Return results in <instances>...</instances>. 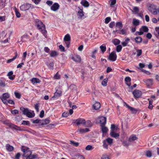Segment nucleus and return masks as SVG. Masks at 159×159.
<instances>
[{
  "label": "nucleus",
  "mask_w": 159,
  "mask_h": 159,
  "mask_svg": "<svg viewBox=\"0 0 159 159\" xmlns=\"http://www.w3.org/2000/svg\"><path fill=\"white\" fill-rule=\"evenodd\" d=\"M35 26L37 28L40 32L46 38L47 36V32L46 29L45 25L43 23L38 19L35 20Z\"/></svg>",
  "instance_id": "f257e3e1"
},
{
  "label": "nucleus",
  "mask_w": 159,
  "mask_h": 159,
  "mask_svg": "<svg viewBox=\"0 0 159 159\" xmlns=\"http://www.w3.org/2000/svg\"><path fill=\"white\" fill-rule=\"evenodd\" d=\"M147 9L149 11L154 15L157 14V9L156 5L150 2L147 3L146 4Z\"/></svg>",
  "instance_id": "f03ea898"
},
{
  "label": "nucleus",
  "mask_w": 159,
  "mask_h": 159,
  "mask_svg": "<svg viewBox=\"0 0 159 159\" xmlns=\"http://www.w3.org/2000/svg\"><path fill=\"white\" fill-rule=\"evenodd\" d=\"M20 110L23 112L24 115H26L29 118H33L35 116V114L34 111H33V113L29 111V109L27 108H25L22 107L20 108Z\"/></svg>",
  "instance_id": "7ed1b4c3"
},
{
  "label": "nucleus",
  "mask_w": 159,
  "mask_h": 159,
  "mask_svg": "<svg viewBox=\"0 0 159 159\" xmlns=\"http://www.w3.org/2000/svg\"><path fill=\"white\" fill-rule=\"evenodd\" d=\"M21 150L23 153L22 156L24 157H26L32 151L30 150V148L24 146L21 147Z\"/></svg>",
  "instance_id": "20e7f679"
},
{
  "label": "nucleus",
  "mask_w": 159,
  "mask_h": 159,
  "mask_svg": "<svg viewBox=\"0 0 159 159\" xmlns=\"http://www.w3.org/2000/svg\"><path fill=\"white\" fill-rule=\"evenodd\" d=\"M33 6L29 3H25L20 6V9L22 11H25L29 10L30 8H33Z\"/></svg>",
  "instance_id": "39448f33"
},
{
  "label": "nucleus",
  "mask_w": 159,
  "mask_h": 159,
  "mask_svg": "<svg viewBox=\"0 0 159 159\" xmlns=\"http://www.w3.org/2000/svg\"><path fill=\"white\" fill-rule=\"evenodd\" d=\"M78 8L79 11H78L77 13V16L79 19H82L84 16V12L83 11V7H79Z\"/></svg>",
  "instance_id": "423d86ee"
},
{
  "label": "nucleus",
  "mask_w": 159,
  "mask_h": 159,
  "mask_svg": "<svg viewBox=\"0 0 159 159\" xmlns=\"http://www.w3.org/2000/svg\"><path fill=\"white\" fill-rule=\"evenodd\" d=\"M143 81L148 87H151L153 84V80L152 79H143Z\"/></svg>",
  "instance_id": "0eeeda50"
},
{
  "label": "nucleus",
  "mask_w": 159,
  "mask_h": 159,
  "mask_svg": "<svg viewBox=\"0 0 159 159\" xmlns=\"http://www.w3.org/2000/svg\"><path fill=\"white\" fill-rule=\"evenodd\" d=\"M117 58V55L115 52L113 51L111 52L109 56L108 59L112 61H115Z\"/></svg>",
  "instance_id": "6e6552de"
},
{
  "label": "nucleus",
  "mask_w": 159,
  "mask_h": 159,
  "mask_svg": "<svg viewBox=\"0 0 159 159\" xmlns=\"http://www.w3.org/2000/svg\"><path fill=\"white\" fill-rule=\"evenodd\" d=\"M38 155L34 153L32 154V152H31L29 154L25 157L26 159H34L35 158H38Z\"/></svg>",
  "instance_id": "1a4fd4ad"
},
{
  "label": "nucleus",
  "mask_w": 159,
  "mask_h": 159,
  "mask_svg": "<svg viewBox=\"0 0 159 159\" xmlns=\"http://www.w3.org/2000/svg\"><path fill=\"white\" fill-rule=\"evenodd\" d=\"M133 94L135 98H139L141 96L142 93L140 90L138 89H135L133 92Z\"/></svg>",
  "instance_id": "9d476101"
},
{
  "label": "nucleus",
  "mask_w": 159,
  "mask_h": 159,
  "mask_svg": "<svg viewBox=\"0 0 159 159\" xmlns=\"http://www.w3.org/2000/svg\"><path fill=\"white\" fill-rule=\"evenodd\" d=\"M62 95V92L60 90H57L56 92L54 93V95L52 98H58Z\"/></svg>",
  "instance_id": "9b49d317"
},
{
  "label": "nucleus",
  "mask_w": 159,
  "mask_h": 159,
  "mask_svg": "<svg viewBox=\"0 0 159 159\" xmlns=\"http://www.w3.org/2000/svg\"><path fill=\"white\" fill-rule=\"evenodd\" d=\"M99 123L101 125H105L106 123V118L104 116H101L99 118Z\"/></svg>",
  "instance_id": "f8f14e48"
},
{
  "label": "nucleus",
  "mask_w": 159,
  "mask_h": 159,
  "mask_svg": "<svg viewBox=\"0 0 159 159\" xmlns=\"http://www.w3.org/2000/svg\"><path fill=\"white\" fill-rule=\"evenodd\" d=\"M60 7L59 4L57 3H55L51 7L52 10L56 11L58 10Z\"/></svg>",
  "instance_id": "ddd939ff"
},
{
  "label": "nucleus",
  "mask_w": 159,
  "mask_h": 159,
  "mask_svg": "<svg viewBox=\"0 0 159 159\" xmlns=\"http://www.w3.org/2000/svg\"><path fill=\"white\" fill-rule=\"evenodd\" d=\"M84 119H83L78 118L75 120L74 123H75L77 125L81 124L83 125L84 123Z\"/></svg>",
  "instance_id": "4468645a"
},
{
  "label": "nucleus",
  "mask_w": 159,
  "mask_h": 159,
  "mask_svg": "<svg viewBox=\"0 0 159 159\" xmlns=\"http://www.w3.org/2000/svg\"><path fill=\"white\" fill-rule=\"evenodd\" d=\"M72 59L77 62H80L81 61V58L80 56L78 55H76L73 57Z\"/></svg>",
  "instance_id": "2eb2a0df"
},
{
  "label": "nucleus",
  "mask_w": 159,
  "mask_h": 159,
  "mask_svg": "<svg viewBox=\"0 0 159 159\" xmlns=\"http://www.w3.org/2000/svg\"><path fill=\"white\" fill-rule=\"evenodd\" d=\"M50 122V120L47 119L44 120H41L39 122V125L40 126H43L44 125H46Z\"/></svg>",
  "instance_id": "dca6fc26"
},
{
  "label": "nucleus",
  "mask_w": 159,
  "mask_h": 159,
  "mask_svg": "<svg viewBox=\"0 0 159 159\" xmlns=\"http://www.w3.org/2000/svg\"><path fill=\"white\" fill-rule=\"evenodd\" d=\"M80 4L85 7H87L89 5V2L86 0H82Z\"/></svg>",
  "instance_id": "f3484780"
},
{
  "label": "nucleus",
  "mask_w": 159,
  "mask_h": 159,
  "mask_svg": "<svg viewBox=\"0 0 159 159\" xmlns=\"http://www.w3.org/2000/svg\"><path fill=\"white\" fill-rule=\"evenodd\" d=\"M83 125L87 127H90L92 126V124L90 120H87L86 121L84 120Z\"/></svg>",
  "instance_id": "a211bd4d"
},
{
  "label": "nucleus",
  "mask_w": 159,
  "mask_h": 159,
  "mask_svg": "<svg viewBox=\"0 0 159 159\" xmlns=\"http://www.w3.org/2000/svg\"><path fill=\"white\" fill-rule=\"evenodd\" d=\"M125 80L127 85L129 87L131 86V84L130 82L131 81V79L130 77H126L125 78Z\"/></svg>",
  "instance_id": "6ab92c4d"
},
{
  "label": "nucleus",
  "mask_w": 159,
  "mask_h": 159,
  "mask_svg": "<svg viewBox=\"0 0 159 159\" xmlns=\"http://www.w3.org/2000/svg\"><path fill=\"white\" fill-rule=\"evenodd\" d=\"M125 104L126 107L130 110L133 113H136V110L134 108L132 107L129 106L128 104L125 102Z\"/></svg>",
  "instance_id": "aec40b11"
},
{
  "label": "nucleus",
  "mask_w": 159,
  "mask_h": 159,
  "mask_svg": "<svg viewBox=\"0 0 159 159\" xmlns=\"http://www.w3.org/2000/svg\"><path fill=\"white\" fill-rule=\"evenodd\" d=\"M100 107V104L98 102H96L93 106V108L96 110L98 109Z\"/></svg>",
  "instance_id": "412c9836"
},
{
  "label": "nucleus",
  "mask_w": 159,
  "mask_h": 159,
  "mask_svg": "<svg viewBox=\"0 0 159 159\" xmlns=\"http://www.w3.org/2000/svg\"><path fill=\"white\" fill-rule=\"evenodd\" d=\"M110 135L111 137L116 138L120 136L119 133H116L113 131H111L110 133Z\"/></svg>",
  "instance_id": "4be33fe9"
},
{
  "label": "nucleus",
  "mask_w": 159,
  "mask_h": 159,
  "mask_svg": "<svg viewBox=\"0 0 159 159\" xmlns=\"http://www.w3.org/2000/svg\"><path fill=\"white\" fill-rule=\"evenodd\" d=\"M58 54V53L55 51H51L50 53V56L51 57L57 56Z\"/></svg>",
  "instance_id": "5701e85b"
},
{
  "label": "nucleus",
  "mask_w": 159,
  "mask_h": 159,
  "mask_svg": "<svg viewBox=\"0 0 159 159\" xmlns=\"http://www.w3.org/2000/svg\"><path fill=\"white\" fill-rule=\"evenodd\" d=\"M40 82V80L37 78H33L31 79V82L33 84L35 83H39Z\"/></svg>",
  "instance_id": "b1692460"
},
{
  "label": "nucleus",
  "mask_w": 159,
  "mask_h": 159,
  "mask_svg": "<svg viewBox=\"0 0 159 159\" xmlns=\"http://www.w3.org/2000/svg\"><path fill=\"white\" fill-rule=\"evenodd\" d=\"M149 30L148 29L147 26H143L140 29L139 31H142L144 32H148Z\"/></svg>",
  "instance_id": "393cba45"
},
{
  "label": "nucleus",
  "mask_w": 159,
  "mask_h": 159,
  "mask_svg": "<svg viewBox=\"0 0 159 159\" xmlns=\"http://www.w3.org/2000/svg\"><path fill=\"white\" fill-rule=\"evenodd\" d=\"M6 147L7 150L9 152L12 151L14 149L13 147L9 144H7Z\"/></svg>",
  "instance_id": "a878e982"
},
{
  "label": "nucleus",
  "mask_w": 159,
  "mask_h": 159,
  "mask_svg": "<svg viewBox=\"0 0 159 159\" xmlns=\"http://www.w3.org/2000/svg\"><path fill=\"white\" fill-rule=\"evenodd\" d=\"M101 127L102 133L103 134L106 133L108 130L107 128L105 127V125H101Z\"/></svg>",
  "instance_id": "bb28decb"
},
{
  "label": "nucleus",
  "mask_w": 159,
  "mask_h": 159,
  "mask_svg": "<svg viewBox=\"0 0 159 159\" xmlns=\"http://www.w3.org/2000/svg\"><path fill=\"white\" fill-rule=\"evenodd\" d=\"M89 131V129L88 128L85 129H79V131L80 133H83L88 132Z\"/></svg>",
  "instance_id": "cd10ccee"
},
{
  "label": "nucleus",
  "mask_w": 159,
  "mask_h": 159,
  "mask_svg": "<svg viewBox=\"0 0 159 159\" xmlns=\"http://www.w3.org/2000/svg\"><path fill=\"white\" fill-rule=\"evenodd\" d=\"M138 138L135 136L132 135L130 136L128 139V141L131 142L132 141H134L136 140Z\"/></svg>",
  "instance_id": "c85d7f7f"
},
{
  "label": "nucleus",
  "mask_w": 159,
  "mask_h": 159,
  "mask_svg": "<svg viewBox=\"0 0 159 159\" xmlns=\"http://www.w3.org/2000/svg\"><path fill=\"white\" fill-rule=\"evenodd\" d=\"M100 48L102 53H104L106 50V46L104 44L101 45L100 46Z\"/></svg>",
  "instance_id": "c756f323"
},
{
  "label": "nucleus",
  "mask_w": 159,
  "mask_h": 159,
  "mask_svg": "<svg viewBox=\"0 0 159 159\" xmlns=\"http://www.w3.org/2000/svg\"><path fill=\"white\" fill-rule=\"evenodd\" d=\"M70 37L69 34H66L64 37V41H70Z\"/></svg>",
  "instance_id": "7c9ffc66"
},
{
  "label": "nucleus",
  "mask_w": 159,
  "mask_h": 159,
  "mask_svg": "<svg viewBox=\"0 0 159 159\" xmlns=\"http://www.w3.org/2000/svg\"><path fill=\"white\" fill-rule=\"evenodd\" d=\"M119 33L122 35L127 34V29L123 28L120 31Z\"/></svg>",
  "instance_id": "2f4dec72"
},
{
  "label": "nucleus",
  "mask_w": 159,
  "mask_h": 159,
  "mask_svg": "<svg viewBox=\"0 0 159 159\" xmlns=\"http://www.w3.org/2000/svg\"><path fill=\"white\" fill-rule=\"evenodd\" d=\"M135 40L136 43H139L142 42V39L140 37H137L135 38Z\"/></svg>",
  "instance_id": "473e14b6"
},
{
  "label": "nucleus",
  "mask_w": 159,
  "mask_h": 159,
  "mask_svg": "<svg viewBox=\"0 0 159 159\" xmlns=\"http://www.w3.org/2000/svg\"><path fill=\"white\" fill-rule=\"evenodd\" d=\"M15 53V56L12 59H9L7 61V63H10L11 62L16 58L17 56V52H16Z\"/></svg>",
  "instance_id": "72a5a7b5"
},
{
  "label": "nucleus",
  "mask_w": 159,
  "mask_h": 159,
  "mask_svg": "<svg viewBox=\"0 0 159 159\" xmlns=\"http://www.w3.org/2000/svg\"><path fill=\"white\" fill-rule=\"evenodd\" d=\"M139 23V20H137L135 19H134L133 20V25L137 26L138 25Z\"/></svg>",
  "instance_id": "f704fd0d"
},
{
  "label": "nucleus",
  "mask_w": 159,
  "mask_h": 159,
  "mask_svg": "<svg viewBox=\"0 0 159 159\" xmlns=\"http://www.w3.org/2000/svg\"><path fill=\"white\" fill-rule=\"evenodd\" d=\"M105 140L109 145H111L113 143V140L111 138H109Z\"/></svg>",
  "instance_id": "c9c22d12"
},
{
  "label": "nucleus",
  "mask_w": 159,
  "mask_h": 159,
  "mask_svg": "<svg viewBox=\"0 0 159 159\" xmlns=\"http://www.w3.org/2000/svg\"><path fill=\"white\" fill-rule=\"evenodd\" d=\"M108 79L106 78V79H104L102 82V85L105 87L107 85V82Z\"/></svg>",
  "instance_id": "e433bc0d"
},
{
  "label": "nucleus",
  "mask_w": 159,
  "mask_h": 159,
  "mask_svg": "<svg viewBox=\"0 0 159 159\" xmlns=\"http://www.w3.org/2000/svg\"><path fill=\"white\" fill-rule=\"evenodd\" d=\"M22 119V117L20 115H18L15 117V120L17 122H19Z\"/></svg>",
  "instance_id": "4c0bfd02"
},
{
  "label": "nucleus",
  "mask_w": 159,
  "mask_h": 159,
  "mask_svg": "<svg viewBox=\"0 0 159 159\" xmlns=\"http://www.w3.org/2000/svg\"><path fill=\"white\" fill-rule=\"evenodd\" d=\"M112 43L115 45H116L120 43V41L118 39H115L112 41Z\"/></svg>",
  "instance_id": "58836bf2"
},
{
  "label": "nucleus",
  "mask_w": 159,
  "mask_h": 159,
  "mask_svg": "<svg viewBox=\"0 0 159 159\" xmlns=\"http://www.w3.org/2000/svg\"><path fill=\"white\" fill-rule=\"evenodd\" d=\"M153 102V100L152 99L150 100L149 101L148 108L151 110L152 109L153 107V105H152Z\"/></svg>",
  "instance_id": "ea45409f"
},
{
  "label": "nucleus",
  "mask_w": 159,
  "mask_h": 159,
  "mask_svg": "<svg viewBox=\"0 0 159 159\" xmlns=\"http://www.w3.org/2000/svg\"><path fill=\"white\" fill-rule=\"evenodd\" d=\"M116 27H118L119 29H121L122 27V22L120 21L116 22Z\"/></svg>",
  "instance_id": "a19ab883"
},
{
  "label": "nucleus",
  "mask_w": 159,
  "mask_h": 159,
  "mask_svg": "<svg viewBox=\"0 0 159 159\" xmlns=\"http://www.w3.org/2000/svg\"><path fill=\"white\" fill-rule=\"evenodd\" d=\"M133 9L132 12H134L135 14L137 13L139 11V8L138 7H133Z\"/></svg>",
  "instance_id": "79ce46f5"
},
{
  "label": "nucleus",
  "mask_w": 159,
  "mask_h": 159,
  "mask_svg": "<svg viewBox=\"0 0 159 159\" xmlns=\"http://www.w3.org/2000/svg\"><path fill=\"white\" fill-rule=\"evenodd\" d=\"M152 155V152L151 151L148 150L146 151V156L148 157H150Z\"/></svg>",
  "instance_id": "37998d69"
},
{
  "label": "nucleus",
  "mask_w": 159,
  "mask_h": 159,
  "mask_svg": "<svg viewBox=\"0 0 159 159\" xmlns=\"http://www.w3.org/2000/svg\"><path fill=\"white\" fill-rule=\"evenodd\" d=\"M10 97V95L8 93H4L2 95V97H1V98H8Z\"/></svg>",
  "instance_id": "c03bdc74"
},
{
  "label": "nucleus",
  "mask_w": 159,
  "mask_h": 159,
  "mask_svg": "<svg viewBox=\"0 0 159 159\" xmlns=\"http://www.w3.org/2000/svg\"><path fill=\"white\" fill-rule=\"evenodd\" d=\"M111 3L110 4V7H113V6L115 5L116 2V0H110Z\"/></svg>",
  "instance_id": "a18cd8bd"
},
{
  "label": "nucleus",
  "mask_w": 159,
  "mask_h": 159,
  "mask_svg": "<svg viewBox=\"0 0 159 159\" xmlns=\"http://www.w3.org/2000/svg\"><path fill=\"white\" fill-rule=\"evenodd\" d=\"M122 48V46L120 45H118L116 47V51L117 52H120L121 51Z\"/></svg>",
  "instance_id": "49530a36"
},
{
  "label": "nucleus",
  "mask_w": 159,
  "mask_h": 159,
  "mask_svg": "<svg viewBox=\"0 0 159 159\" xmlns=\"http://www.w3.org/2000/svg\"><path fill=\"white\" fill-rule=\"evenodd\" d=\"M70 144L75 147H78L79 143L78 142H75L73 141H70Z\"/></svg>",
  "instance_id": "de8ad7c7"
},
{
  "label": "nucleus",
  "mask_w": 159,
  "mask_h": 159,
  "mask_svg": "<svg viewBox=\"0 0 159 159\" xmlns=\"http://www.w3.org/2000/svg\"><path fill=\"white\" fill-rule=\"evenodd\" d=\"M12 128L13 129H16V130H21V128L20 127L17 126L16 125H13Z\"/></svg>",
  "instance_id": "09e8293b"
},
{
  "label": "nucleus",
  "mask_w": 159,
  "mask_h": 159,
  "mask_svg": "<svg viewBox=\"0 0 159 159\" xmlns=\"http://www.w3.org/2000/svg\"><path fill=\"white\" fill-rule=\"evenodd\" d=\"M102 143L103 144V148L106 149H107L108 145L107 144V142L105 140H103Z\"/></svg>",
  "instance_id": "8fccbe9b"
},
{
  "label": "nucleus",
  "mask_w": 159,
  "mask_h": 159,
  "mask_svg": "<svg viewBox=\"0 0 159 159\" xmlns=\"http://www.w3.org/2000/svg\"><path fill=\"white\" fill-rule=\"evenodd\" d=\"M60 75L58 74V72H57L54 75V79L58 80L60 79Z\"/></svg>",
  "instance_id": "3c124183"
},
{
  "label": "nucleus",
  "mask_w": 159,
  "mask_h": 159,
  "mask_svg": "<svg viewBox=\"0 0 159 159\" xmlns=\"http://www.w3.org/2000/svg\"><path fill=\"white\" fill-rule=\"evenodd\" d=\"M93 148L92 146L88 145L86 147L85 149L86 150L89 151L93 150Z\"/></svg>",
  "instance_id": "603ef678"
},
{
  "label": "nucleus",
  "mask_w": 159,
  "mask_h": 159,
  "mask_svg": "<svg viewBox=\"0 0 159 159\" xmlns=\"http://www.w3.org/2000/svg\"><path fill=\"white\" fill-rule=\"evenodd\" d=\"M14 94L16 98L18 99H20V98L21 95L20 93L18 92H15L14 93Z\"/></svg>",
  "instance_id": "864d4df0"
},
{
  "label": "nucleus",
  "mask_w": 159,
  "mask_h": 159,
  "mask_svg": "<svg viewBox=\"0 0 159 159\" xmlns=\"http://www.w3.org/2000/svg\"><path fill=\"white\" fill-rule=\"evenodd\" d=\"M15 11L16 16L18 18L20 17V14L18 10L16 8Z\"/></svg>",
  "instance_id": "5fc2aeb1"
},
{
  "label": "nucleus",
  "mask_w": 159,
  "mask_h": 159,
  "mask_svg": "<svg viewBox=\"0 0 159 159\" xmlns=\"http://www.w3.org/2000/svg\"><path fill=\"white\" fill-rule=\"evenodd\" d=\"M21 124L25 125H30V123L29 121L23 120L21 123Z\"/></svg>",
  "instance_id": "6e6d98bb"
},
{
  "label": "nucleus",
  "mask_w": 159,
  "mask_h": 159,
  "mask_svg": "<svg viewBox=\"0 0 159 159\" xmlns=\"http://www.w3.org/2000/svg\"><path fill=\"white\" fill-rule=\"evenodd\" d=\"M34 107L35 109L36 110V111L37 112H38L39 111V103H37L36 104H35L34 105Z\"/></svg>",
  "instance_id": "4d7b16f0"
},
{
  "label": "nucleus",
  "mask_w": 159,
  "mask_h": 159,
  "mask_svg": "<svg viewBox=\"0 0 159 159\" xmlns=\"http://www.w3.org/2000/svg\"><path fill=\"white\" fill-rule=\"evenodd\" d=\"M54 66V63L53 62H52L50 63L49 64L48 66V67L49 69H52L53 68Z\"/></svg>",
  "instance_id": "13d9d810"
},
{
  "label": "nucleus",
  "mask_w": 159,
  "mask_h": 159,
  "mask_svg": "<svg viewBox=\"0 0 159 159\" xmlns=\"http://www.w3.org/2000/svg\"><path fill=\"white\" fill-rule=\"evenodd\" d=\"M21 156V154L20 153H17L15 156L14 159H20Z\"/></svg>",
  "instance_id": "bf43d9fd"
},
{
  "label": "nucleus",
  "mask_w": 159,
  "mask_h": 159,
  "mask_svg": "<svg viewBox=\"0 0 159 159\" xmlns=\"http://www.w3.org/2000/svg\"><path fill=\"white\" fill-rule=\"evenodd\" d=\"M111 18L110 17H108L106 18L105 19V23L108 24L111 21Z\"/></svg>",
  "instance_id": "052dcab7"
},
{
  "label": "nucleus",
  "mask_w": 159,
  "mask_h": 159,
  "mask_svg": "<svg viewBox=\"0 0 159 159\" xmlns=\"http://www.w3.org/2000/svg\"><path fill=\"white\" fill-rule=\"evenodd\" d=\"M11 113L14 115H15L18 113V111L17 110L15 109L13 110H12L11 111Z\"/></svg>",
  "instance_id": "680f3d73"
},
{
  "label": "nucleus",
  "mask_w": 159,
  "mask_h": 159,
  "mask_svg": "<svg viewBox=\"0 0 159 159\" xmlns=\"http://www.w3.org/2000/svg\"><path fill=\"white\" fill-rule=\"evenodd\" d=\"M115 25V22L114 21L111 22L109 24V27L111 28H112Z\"/></svg>",
  "instance_id": "e2e57ef3"
},
{
  "label": "nucleus",
  "mask_w": 159,
  "mask_h": 159,
  "mask_svg": "<svg viewBox=\"0 0 159 159\" xmlns=\"http://www.w3.org/2000/svg\"><path fill=\"white\" fill-rule=\"evenodd\" d=\"M29 36L27 34H25L23 35L22 36L21 38L22 39H29Z\"/></svg>",
  "instance_id": "0e129e2a"
},
{
  "label": "nucleus",
  "mask_w": 159,
  "mask_h": 159,
  "mask_svg": "<svg viewBox=\"0 0 159 159\" xmlns=\"http://www.w3.org/2000/svg\"><path fill=\"white\" fill-rule=\"evenodd\" d=\"M137 52V56H139L141 55L142 53V50L141 49L138 50Z\"/></svg>",
  "instance_id": "69168bd1"
},
{
  "label": "nucleus",
  "mask_w": 159,
  "mask_h": 159,
  "mask_svg": "<svg viewBox=\"0 0 159 159\" xmlns=\"http://www.w3.org/2000/svg\"><path fill=\"white\" fill-rule=\"evenodd\" d=\"M1 99L3 102L5 104H7L8 103V100L6 98H1Z\"/></svg>",
  "instance_id": "338daca9"
},
{
  "label": "nucleus",
  "mask_w": 159,
  "mask_h": 159,
  "mask_svg": "<svg viewBox=\"0 0 159 159\" xmlns=\"http://www.w3.org/2000/svg\"><path fill=\"white\" fill-rule=\"evenodd\" d=\"M69 113L68 112H65L62 113V116L64 117H67L69 115Z\"/></svg>",
  "instance_id": "774afa93"
}]
</instances>
